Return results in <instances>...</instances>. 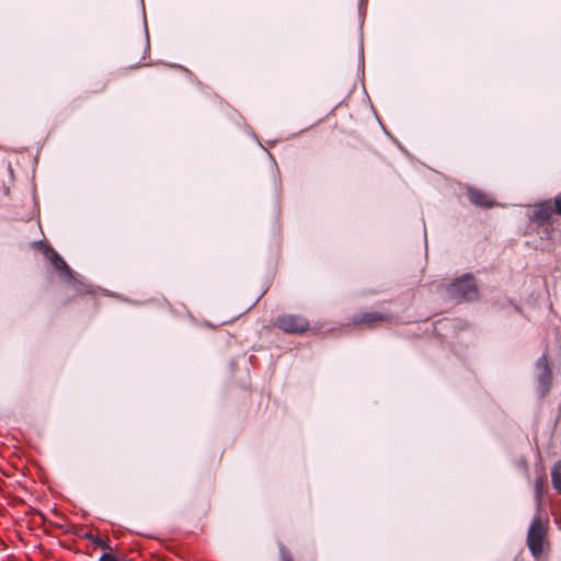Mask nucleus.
<instances>
[{
    "label": "nucleus",
    "instance_id": "ddd939ff",
    "mask_svg": "<svg viewBox=\"0 0 561 561\" xmlns=\"http://www.w3.org/2000/svg\"><path fill=\"white\" fill-rule=\"evenodd\" d=\"M553 211L561 215V195L557 196L554 199Z\"/></svg>",
    "mask_w": 561,
    "mask_h": 561
},
{
    "label": "nucleus",
    "instance_id": "f257e3e1",
    "mask_svg": "<svg viewBox=\"0 0 561 561\" xmlns=\"http://www.w3.org/2000/svg\"><path fill=\"white\" fill-rule=\"evenodd\" d=\"M35 247L41 248L44 251L45 256L51 262L54 267L60 273L67 282H69L72 287L78 293H88V286L81 282H79L76 277L71 268L64 261V259L48 244L39 241L34 243Z\"/></svg>",
    "mask_w": 561,
    "mask_h": 561
},
{
    "label": "nucleus",
    "instance_id": "4468645a",
    "mask_svg": "<svg viewBox=\"0 0 561 561\" xmlns=\"http://www.w3.org/2000/svg\"><path fill=\"white\" fill-rule=\"evenodd\" d=\"M99 561H118V560L112 553L105 552L100 557Z\"/></svg>",
    "mask_w": 561,
    "mask_h": 561
},
{
    "label": "nucleus",
    "instance_id": "39448f33",
    "mask_svg": "<svg viewBox=\"0 0 561 561\" xmlns=\"http://www.w3.org/2000/svg\"><path fill=\"white\" fill-rule=\"evenodd\" d=\"M553 214V205L550 201H543L535 205V209L531 215H529V219L543 225L549 221L551 215Z\"/></svg>",
    "mask_w": 561,
    "mask_h": 561
},
{
    "label": "nucleus",
    "instance_id": "6e6552de",
    "mask_svg": "<svg viewBox=\"0 0 561 561\" xmlns=\"http://www.w3.org/2000/svg\"><path fill=\"white\" fill-rule=\"evenodd\" d=\"M546 489V477L541 476L536 479L535 481V502L538 511L540 510L542 505V495L543 491Z\"/></svg>",
    "mask_w": 561,
    "mask_h": 561
},
{
    "label": "nucleus",
    "instance_id": "20e7f679",
    "mask_svg": "<svg viewBox=\"0 0 561 561\" xmlns=\"http://www.w3.org/2000/svg\"><path fill=\"white\" fill-rule=\"evenodd\" d=\"M274 325L286 333L301 334L309 329V321L296 314H282L274 320Z\"/></svg>",
    "mask_w": 561,
    "mask_h": 561
},
{
    "label": "nucleus",
    "instance_id": "2eb2a0df",
    "mask_svg": "<svg viewBox=\"0 0 561 561\" xmlns=\"http://www.w3.org/2000/svg\"><path fill=\"white\" fill-rule=\"evenodd\" d=\"M556 523L561 525V519H559L558 517H556Z\"/></svg>",
    "mask_w": 561,
    "mask_h": 561
},
{
    "label": "nucleus",
    "instance_id": "f8f14e48",
    "mask_svg": "<svg viewBox=\"0 0 561 561\" xmlns=\"http://www.w3.org/2000/svg\"><path fill=\"white\" fill-rule=\"evenodd\" d=\"M279 552L282 561H294L290 552L284 546L280 547Z\"/></svg>",
    "mask_w": 561,
    "mask_h": 561
},
{
    "label": "nucleus",
    "instance_id": "1a4fd4ad",
    "mask_svg": "<svg viewBox=\"0 0 561 561\" xmlns=\"http://www.w3.org/2000/svg\"><path fill=\"white\" fill-rule=\"evenodd\" d=\"M385 314L379 312H365L354 318L355 323H371L375 321H383Z\"/></svg>",
    "mask_w": 561,
    "mask_h": 561
},
{
    "label": "nucleus",
    "instance_id": "f03ea898",
    "mask_svg": "<svg viewBox=\"0 0 561 561\" xmlns=\"http://www.w3.org/2000/svg\"><path fill=\"white\" fill-rule=\"evenodd\" d=\"M546 534L547 519H545L540 514L534 516L527 533V546L534 558H539L541 556Z\"/></svg>",
    "mask_w": 561,
    "mask_h": 561
},
{
    "label": "nucleus",
    "instance_id": "dca6fc26",
    "mask_svg": "<svg viewBox=\"0 0 561 561\" xmlns=\"http://www.w3.org/2000/svg\"><path fill=\"white\" fill-rule=\"evenodd\" d=\"M560 528H561V525H560Z\"/></svg>",
    "mask_w": 561,
    "mask_h": 561
},
{
    "label": "nucleus",
    "instance_id": "0eeeda50",
    "mask_svg": "<svg viewBox=\"0 0 561 561\" xmlns=\"http://www.w3.org/2000/svg\"><path fill=\"white\" fill-rule=\"evenodd\" d=\"M538 391L541 397L546 396L551 387L552 371L551 369H543L537 374Z\"/></svg>",
    "mask_w": 561,
    "mask_h": 561
},
{
    "label": "nucleus",
    "instance_id": "423d86ee",
    "mask_svg": "<svg viewBox=\"0 0 561 561\" xmlns=\"http://www.w3.org/2000/svg\"><path fill=\"white\" fill-rule=\"evenodd\" d=\"M467 194H468V198L470 199V202L476 206H479L482 208H490L494 204L492 198L486 193L482 192L481 190H478L474 187H469L467 191Z\"/></svg>",
    "mask_w": 561,
    "mask_h": 561
},
{
    "label": "nucleus",
    "instance_id": "9b49d317",
    "mask_svg": "<svg viewBox=\"0 0 561 561\" xmlns=\"http://www.w3.org/2000/svg\"><path fill=\"white\" fill-rule=\"evenodd\" d=\"M536 367L538 371H541L543 369H551L548 362V354L543 353L537 360Z\"/></svg>",
    "mask_w": 561,
    "mask_h": 561
},
{
    "label": "nucleus",
    "instance_id": "9d476101",
    "mask_svg": "<svg viewBox=\"0 0 561 561\" xmlns=\"http://www.w3.org/2000/svg\"><path fill=\"white\" fill-rule=\"evenodd\" d=\"M551 481L553 488L561 494V461L553 465L551 469Z\"/></svg>",
    "mask_w": 561,
    "mask_h": 561
},
{
    "label": "nucleus",
    "instance_id": "7ed1b4c3",
    "mask_svg": "<svg viewBox=\"0 0 561 561\" xmlns=\"http://www.w3.org/2000/svg\"><path fill=\"white\" fill-rule=\"evenodd\" d=\"M449 297L460 302L462 300H473L478 297V288L474 278L466 274L454 280L447 288Z\"/></svg>",
    "mask_w": 561,
    "mask_h": 561
}]
</instances>
